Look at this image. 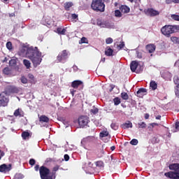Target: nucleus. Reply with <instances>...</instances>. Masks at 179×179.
I'll return each mask as SVG.
<instances>
[{
    "mask_svg": "<svg viewBox=\"0 0 179 179\" xmlns=\"http://www.w3.org/2000/svg\"><path fill=\"white\" fill-rule=\"evenodd\" d=\"M171 41H173V43H177L178 44V41H179V38L177 36H172L171 37Z\"/></svg>",
    "mask_w": 179,
    "mask_h": 179,
    "instance_id": "42",
    "label": "nucleus"
},
{
    "mask_svg": "<svg viewBox=\"0 0 179 179\" xmlns=\"http://www.w3.org/2000/svg\"><path fill=\"white\" fill-rule=\"evenodd\" d=\"M145 50L152 54V52H155L156 50V46L154 44H148L145 46Z\"/></svg>",
    "mask_w": 179,
    "mask_h": 179,
    "instance_id": "15",
    "label": "nucleus"
},
{
    "mask_svg": "<svg viewBox=\"0 0 179 179\" xmlns=\"http://www.w3.org/2000/svg\"><path fill=\"white\" fill-rule=\"evenodd\" d=\"M139 143V141L136 138H134L130 141V145H132L133 146H136Z\"/></svg>",
    "mask_w": 179,
    "mask_h": 179,
    "instance_id": "34",
    "label": "nucleus"
},
{
    "mask_svg": "<svg viewBox=\"0 0 179 179\" xmlns=\"http://www.w3.org/2000/svg\"><path fill=\"white\" fill-rule=\"evenodd\" d=\"M64 160L65 162H69V155L66 154L64 155Z\"/></svg>",
    "mask_w": 179,
    "mask_h": 179,
    "instance_id": "51",
    "label": "nucleus"
},
{
    "mask_svg": "<svg viewBox=\"0 0 179 179\" xmlns=\"http://www.w3.org/2000/svg\"><path fill=\"white\" fill-rule=\"evenodd\" d=\"M20 80L24 85H26V83H27V78H26V77L24 76H22Z\"/></svg>",
    "mask_w": 179,
    "mask_h": 179,
    "instance_id": "45",
    "label": "nucleus"
},
{
    "mask_svg": "<svg viewBox=\"0 0 179 179\" xmlns=\"http://www.w3.org/2000/svg\"><path fill=\"white\" fill-rule=\"evenodd\" d=\"M113 103L115 104V106H118L121 103V99H120L119 97H115L113 99Z\"/></svg>",
    "mask_w": 179,
    "mask_h": 179,
    "instance_id": "32",
    "label": "nucleus"
},
{
    "mask_svg": "<svg viewBox=\"0 0 179 179\" xmlns=\"http://www.w3.org/2000/svg\"><path fill=\"white\" fill-rule=\"evenodd\" d=\"M71 17H72V19H73L75 20L76 19H78V15L76 13L72 14Z\"/></svg>",
    "mask_w": 179,
    "mask_h": 179,
    "instance_id": "54",
    "label": "nucleus"
},
{
    "mask_svg": "<svg viewBox=\"0 0 179 179\" xmlns=\"http://www.w3.org/2000/svg\"><path fill=\"white\" fill-rule=\"evenodd\" d=\"M39 121H40V122H49L50 118H48V117L43 115L39 117Z\"/></svg>",
    "mask_w": 179,
    "mask_h": 179,
    "instance_id": "24",
    "label": "nucleus"
},
{
    "mask_svg": "<svg viewBox=\"0 0 179 179\" xmlns=\"http://www.w3.org/2000/svg\"><path fill=\"white\" fill-rule=\"evenodd\" d=\"M96 24L97 26H99V27H107L106 22L102 21L100 18L96 20Z\"/></svg>",
    "mask_w": 179,
    "mask_h": 179,
    "instance_id": "21",
    "label": "nucleus"
},
{
    "mask_svg": "<svg viewBox=\"0 0 179 179\" xmlns=\"http://www.w3.org/2000/svg\"><path fill=\"white\" fill-rule=\"evenodd\" d=\"M171 19H173V20H176L177 22H179V15H176V14H172L171 15Z\"/></svg>",
    "mask_w": 179,
    "mask_h": 179,
    "instance_id": "38",
    "label": "nucleus"
},
{
    "mask_svg": "<svg viewBox=\"0 0 179 179\" xmlns=\"http://www.w3.org/2000/svg\"><path fill=\"white\" fill-rule=\"evenodd\" d=\"M6 48L9 50H10L13 48V45H12V42L8 41V42L6 43Z\"/></svg>",
    "mask_w": 179,
    "mask_h": 179,
    "instance_id": "40",
    "label": "nucleus"
},
{
    "mask_svg": "<svg viewBox=\"0 0 179 179\" xmlns=\"http://www.w3.org/2000/svg\"><path fill=\"white\" fill-rule=\"evenodd\" d=\"M59 170V166L57 165L53 167L52 174L50 176H52V178L55 179V173Z\"/></svg>",
    "mask_w": 179,
    "mask_h": 179,
    "instance_id": "26",
    "label": "nucleus"
},
{
    "mask_svg": "<svg viewBox=\"0 0 179 179\" xmlns=\"http://www.w3.org/2000/svg\"><path fill=\"white\" fill-rule=\"evenodd\" d=\"M175 65L179 68V59L176 62Z\"/></svg>",
    "mask_w": 179,
    "mask_h": 179,
    "instance_id": "60",
    "label": "nucleus"
},
{
    "mask_svg": "<svg viewBox=\"0 0 179 179\" xmlns=\"http://www.w3.org/2000/svg\"><path fill=\"white\" fill-rule=\"evenodd\" d=\"M16 65V60L15 59H11L9 61V66H15Z\"/></svg>",
    "mask_w": 179,
    "mask_h": 179,
    "instance_id": "44",
    "label": "nucleus"
},
{
    "mask_svg": "<svg viewBox=\"0 0 179 179\" xmlns=\"http://www.w3.org/2000/svg\"><path fill=\"white\" fill-rule=\"evenodd\" d=\"M12 72V70H10V69H9V67H6L4 68V69L3 70V73L5 74V75H10Z\"/></svg>",
    "mask_w": 179,
    "mask_h": 179,
    "instance_id": "30",
    "label": "nucleus"
},
{
    "mask_svg": "<svg viewBox=\"0 0 179 179\" xmlns=\"http://www.w3.org/2000/svg\"><path fill=\"white\" fill-rule=\"evenodd\" d=\"M136 54H137V57L138 58H142V53L140 52H136Z\"/></svg>",
    "mask_w": 179,
    "mask_h": 179,
    "instance_id": "56",
    "label": "nucleus"
},
{
    "mask_svg": "<svg viewBox=\"0 0 179 179\" xmlns=\"http://www.w3.org/2000/svg\"><path fill=\"white\" fill-rule=\"evenodd\" d=\"M23 64L26 66L27 69H30V66L31 65V64L30 63V61H29L27 59H24Z\"/></svg>",
    "mask_w": 179,
    "mask_h": 179,
    "instance_id": "28",
    "label": "nucleus"
},
{
    "mask_svg": "<svg viewBox=\"0 0 179 179\" xmlns=\"http://www.w3.org/2000/svg\"><path fill=\"white\" fill-rule=\"evenodd\" d=\"M22 52L24 54V52L26 53L27 57L31 59L34 68H37L38 65H40L41 61H43V59H41V52L38 51L37 47L35 49L28 48L27 50L26 48H23Z\"/></svg>",
    "mask_w": 179,
    "mask_h": 179,
    "instance_id": "1",
    "label": "nucleus"
},
{
    "mask_svg": "<svg viewBox=\"0 0 179 179\" xmlns=\"http://www.w3.org/2000/svg\"><path fill=\"white\" fill-rule=\"evenodd\" d=\"M12 170V164H9L7 165L6 164H3L0 165V173H3V174H6V173H9Z\"/></svg>",
    "mask_w": 179,
    "mask_h": 179,
    "instance_id": "10",
    "label": "nucleus"
},
{
    "mask_svg": "<svg viewBox=\"0 0 179 179\" xmlns=\"http://www.w3.org/2000/svg\"><path fill=\"white\" fill-rule=\"evenodd\" d=\"M21 136L24 141H26V139H29V138L31 136V134H30L29 131H23Z\"/></svg>",
    "mask_w": 179,
    "mask_h": 179,
    "instance_id": "23",
    "label": "nucleus"
},
{
    "mask_svg": "<svg viewBox=\"0 0 179 179\" xmlns=\"http://www.w3.org/2000/svg\"><path fill=\"white\" fill-rule=\"evenodd\" d=\"M34 169H35L36 171H38V169H40V166L39 165H36Z\"/></svg>",
    "mask_w": 179,
    "mask_h": 179,
    "instance_id": "58",
    "label": "nucleus"
},
{
    "mask_svg": "<svg viewBox=\"0 0 179 179\" xmlns=\"http://www.w3.org/2000/svg\"><path fill=\"white\" fill-rule=\"evenodd\" d=\"M29 164H30V166H34V164H36V159H30Z\"/></svg>",
    "mask_w": 179,
    "mask_h": 179,
    "instance_id": "47",
    "label": "nucleus"
},
{
    "mask_svg": "<svg viewBox=\"0 0 179 179\" xmlns=\"http://www.w3.org/2000/svg\"><path fill=\"white\" fill-rule=\"evenodd\" d=\"M175 128L177 131H179V122H176L175 124Z\"/></svg>",
    "mask_w": 179,
    "mask_h": 179,
    "instance_id": "53",
    "label": "nucleus"
},
{
    "mask_svg": "<svg viewBox=\"0 0 179 179\" xmlns=\"http://www.w3.org/2000/svg\"><path fill=\"white\" fill-rule=\"evenodd\" d=\"M71 94H72L73 97L75 96V92L76 90H70Z\"/></svg>",
    "mask_w": 179,
    "mask_h": 179,
    "instance_id": "55",
    "label": "nucleus"
},
{
    "mask_svg": "<svg viewBox=\"0 0 179 179\" xmlns=\"http://www.w3.org/2000/svg\"><path fill=\"white\" fill-rule=\"evenodd\" d=\"M108 135H109V133L107 131H103L99 134L100 138H106V136H108Z\"/></svg>",
    "mask_w": 179,
    "mask_h": 179,
    "instance_id": "29",
    "label": "nucleus"
},
{
    "mask_svg": "<svg viewBox=\"0 0 179 179\" xmlns=\"http://www.w3.org/2000/svg\"><path fill=\"white\" fill-rule=\"evenodd\" d=\"M7 92L8 93H19L20 92V88L13 86V85H10L7 87Z\"/></svg>",
    "mask_w": 179,
    "mask_h": 179,
    "instance_id": "13",
    "label": "nucleus"
},
{
    "mask_svg": "<svg viewBox=\"0 0 179 179\" xmlns=\"http://www.w3.org/2000/svg\"><path fill=\"white\" fill-rule=\"evenodd\" d=\"M28 78L31 79V80H34V76L31 73L28 74Z\"/></svg>",
    "mask_w": 179,
    "mask_h": 179,
    "instance_id": "49",
    "label": "nucleus"
},
{
    "mask_svg": "<svg viewBox=\"0 0 179 179\" xmlns=\"http://www.w3.org/2000/svg\"><path fill=\"white\" fill-rule=\"evenodd\" d=\"M150 87L152 89V90H156V89H157V83H156V82L154 80H151Z\"/></svg>",
    "mask_w": 179,
    "mask_h": 179,
    "instance_id": "25",
    "label": "nucleus"
},
{
    "mask_svg": "<svg viewBox=\"0 0 179 179\" xmlns=\"http://www.w3.org/2000/svg\"><path fill=\"white\" fill-rule=\"evenodd\" d=\"M14 116L20 117H24V112L20 108L16 109L14 112Z\"/></svg>",
    "mask_w": 179,
    "mask_h": 179,
    "instance_id": "17",
    "label": "nucleus"
},
{
    "mask_svg": "<svg viewBox=\"0 0 179 179\" xmlns=\"http://www.w3.org/2000/svg\"><path fill=\"white\" fill-rule=\"evenodd\" d=\"M169 167V170H172V171L165 173V177L171 179H179V164H171Z\"/></svg>",
    "mask_w": 179,
    "mask_h": 179,
    "instance_id": "2",
    "label": "nucleus"
},
{
    "mask_svg": "<svg viewBox=\"0 0 179 179\" xmlns=\"http://www.w3.org/2000/svg\"><path fill=\"white\" fill-rule=\"evenodd\" d=\"M149 117H150V115H149L148 113H145V120H149Z\"/></svg>",
    "mask_w": 179,
    "mask_h": 179,
    "instance_id": "59",
    "label": "nucleus"
},
{
    "mask_svg": "<svg viewBox=\"0 0 179 179\" xmlns=\"http://www.w3.org/2000/svg\"><path fill=\"white\" fill-rule=\"evenodd\" d=\"M173 83H175V85H176V86H178V85H179V77H178V76H175L173 77Z\"/></svg>",
    "mask_w": 179,
    "mask_h": 179,
    "instance_id": "35",
    "label": "nucleus"
},
{
    "mask_svg": "<svg viewBox=\"0 0 179 179\" xmlns=\"http://www.w3.org/2000/svg\"><path fill=\"white\" fill-rule=\"evenodd\" d=\"M113 52H114V50L108 46L105 50V55H106V57H113Z\"/></svg>",
    "mask_w": 179,
    "mask_h": 179,
    "instance_id": "20",
    "label": "nucleus"
},
{
    "mask_svg": "<svg viewBox=\"0 0 179 179\" xmlns=\"http://www.w3.org/2000/svg\"><path fill=\"white\" fill-rule=\"evenodd\" d=\"M138 128H142L143 129H144L147 127L146 123H145V122L138 123Z\"/></svg>",
    "mask_w": 179,
    "mask_h": 179,
    "instance_id": "36",
    "label": "nucleus"
},
{
    "mask_svg": "<svg viewBox=\"0 0 179 179\" xmlns=\"http://www.w3.org/2000/svg\"><path fill=\"white\" fill-rule=\"evenodd\" d=\"M113 38H108L106 39V44H112L113 43Z\"/></svg>",
    "mask_w": 179,
    "mask_h": 179,
    "instance_id": "48",
    "label": "nucleus"
},
{
    "mask_svg": "<svg viewBox=\"0 0 179 179\" xmlns=\"http://www.w3.org/2000/svg\"><path fill=\"white\" fill-rule=\"evenodd\" d=\"M89 124V117L87 116H81L78 118V125L80 128L86 127Z\"/></svg>",
    "mask_w": 179,
    "mask_h": 179,
    "instance_id": "9",
    "label": "nucleus"
},
{
    "mask_svg": "<svg viewBox=\"0 0 179 179\" xmlns=\"http://www.w3.org/2000/svg\"><path fill=\"white\" fill-rule=\"evenodd\" d=\"M130 69L131 72H136V73H141L143 71V66L139 64V62L136 61H132L130 64Z\"/></svg>",
    "mask_w": 179,
    "mask_h": 179,
    "instance_id": "7",
    "label": "nucleus"
},
{
    "mask_svg": "<svg viewBox=\"0 0 179 179\" xmlns=\"http://www.w3.org/2000/svg\"><path fill=\"white\" fill-rule=\"evenodd\" d=\"M166 3L170 5V3H173V0H166Z\"/></svg>",
    "mask_w": 179,
    "mask_h": 179,
    "instance_id": "57",
    "label": "nucleus"
},
{
    "mask_svg": "<svg viewBox=\"0 0 179 179\" xmlns=\"http://www.w3.org/2000/svg\"><path fill=\"white\" fill-rule=\"evenodd\" d=\"M91 8L95 12H104L106 4H104L103 0H92Z\"/></svg>",
    "mask_w": 179,
    "mask_h": 179,
    "instance_id": "4",
    "label": "nucleus"
},
{
    "mask_svg": "<svg viewBox=\"0 0 179 179\" xmlns=\"http://www.w3.org/2000/svg\"><path fill=\"white\" fill-rule=\"evenodd\" d=\"M179 25H165L161 29V32L166 37H170L173 33H178Z\"/></svg>",
    "mask_w": 179,
    "mask_h": 179,
    "instance_id": "3",
    "label": "nucleus"
},
{
    "mask_svg": "<svg viewBox=\"0 0 179 179\" xmlns=\"http://www.w3.org/2000/svg\"><path fill=\"white\" fill-rule=\"evenodd\" d=\"M124 47H125V43H124V41L120 42V43L117 45L118 50H122Z\"/></svg>",
    "mask_w": 179,
    "mask_h": 179,
    "instance_id": "43",
    "label": "nucleus"
},
{
    "mask_svg": "<svg viewBox=\"0 0 179 179\" xmlns=\"http://www.w3.org/2000/svg\"><path fill=\"white\" fill-rule=\"evenodd\" d=\"M58 120L63 122V124H64V125H66V124H68V122H66V120L64 117H58Z\"/></svg>",
    "mask_w": 179,
    "mask_h": 179,
    "instance_id": "46",
    "label": "nucleus"
},
{
    "mask_svg": "<svg viewBox=\"0 0 179 179\" xmlns=\"http://www.w3.org/2000/svg\"><path fill=\"white\" fill-rule=\"evenodd\" d=\"M162 115H158L156 117V120H161Z\"/></svg>",
    "mask_w": 179,
    "mask_h": 179,
    "instance_id": "63",
    "label": "nucleus"
},
{
    "mask_svg": "<svg viewBox=\"0 0 179 179\" xmlns=\"http://www.w3.org/2000/svg\"><path fill=\"white\" fill-rule=\"evenodd\" d=\"M79 86H83V82L81 80H74L71 83V87L73 89H78Z\"/></svg>",
    "mask_w": 179,
    "mask_h": 179,
    "instance_id": "14",
    "label": "nucleus"
},
{
    "mask_svg": "<svg viewBox=\"0 0 179 179\" xmlns=\"http://www.w3.org/2000/svg\"><path fill=\"white\" fill-rule=\"evenodd\" d=\"M57 34H60L61 36H65V34L66 33V28H61L58 27L57 28Z\"/></svg>",
    "mask_w": 179,
    "mask_h": 179,
    "instance_id": "22",
    "label": "nucleus"
},
{
    "mask_svg": "<svg viewBox=\"0 0 179 179\" xmlns=\"http://www.w3.org/2000/svg\"><path fill=\"white\" fill-rule=\"evenodd\" d=\"M145 14L151 17H155V16H159L160 13L153 8H148L145 11Z\"/></svg>",
    "mask_w": 179,
    "mask_h": 179,
    "instance_id": "11",
    "label": "nucleus"
},
{
    "mask_svg": "<svg viewBox=\"0 0 179 179\" xmlns=\"http://www.w3.org/2000/svg\"><path fill=\"white\" fill-rule=\"evenodd\" d=\"M90 113H92V114H97V113H99V108L93 106L92 108L90 110Z\"/></svg>",
    "mask_w": 179,
    "mask_h": 179,
    "instance_id": "37",
    "label": "nucleus"
},
{
    "mask_svg": "<svg viewBox=\"0 0 179 179\" xmlns=\"http://www.w3.org/2000/svg\"><path fill=\"white\" fill-rule=\"evenodd\" d=\"M120 127H121V128H122V129L132 128V122H131V121L128 120L127 122L123 123Z\"/></svg>",
    "mask_w": 179,
    "mask_h": 179,
    "instance_id": "19",
    "label": "nucleus"
},
{
    "mask_svg": "<svg viewBox=\"0 0 179 179\" xmlns=\"http://www.w3.org/2000/svg\"><path fill=\"white\" fill-rule=\"evenodd\" d=\"M137 94H138V97L145 96V94H148V90H146V88H140L137 91Z\"/></svg>",
    "mask_w": 179,
    "mask_h": 179,
    "instance_id": "16",
    "label": "nucleus"
},
{
    "mask_svg": "<svg viewBox=\"0 0 179 179\" xmlns=\"http://www.w3.org/2000/svg\"><path fill=\"white\" fill-rule=\"evenodd\" d=\"M121 98L122 99V100H128V99H129V96H128V94L127 92H122Z\"/></svg>",
    "mask_w": 179,
    "mask_h": 179,
    "instance_id": "31",
    "label": "nucleus"
},
{
    "mask_svg": "<svg viewBox=\"0 0 179 179\" xmlns=\"http://www.w3.org/2000/svg\"><path fill=\"white\" fill-rule=\"evenodd\" d=\"M110 128H112V129L114 131H117L118 129V125L115 123H112L110 124Z\"/></svg>",
    "mask_w": 179,
    "mask_h": 179,
    "instance_id": "41",
    "label": "nucleus"
},
{
    "mask_svg": "<svg viewBox=\"0 0 179 179\" xmlns=\"http://www.w3.org/2000/svg\"><path fill=\"white\" fill-rule=\"evenodd\" d=\"M94 141V137H86L82 139L81 144L83 146H86L87 145H89V143H92Z\"/></svg>",
    "mask_w": 179,
    "mask_h": 179,
    "instance_id": "12",
    "label": "nucleus"
},
{
    "mask_svg": "<svg viewBox=\"0 0 179 179\" xmlns=\"http://www.w3.org/2000/svg\"><path fill=\"white\" fill-rule=\"evenodd\" d=\"M8 93L3 92L0 94V107H6L9 103V99L7 98Z\"/></svg>",
    "mask_w": 179,
    "mask_h": 179,
    "instance_id": "8",
    "label": "nucleus"
},
{
    "mask_svg": "<svg viewBox=\"0 0 179 179\" xmlns=\"http://www.w3.org/2000/svg\"><path fill=\"white\" fill-rule=\"evenodd\" d=\"M110 150H115V146L113 145L112 147H110Z\"/></svg>",
    "mask_w": 179,
    "mask_h": 179,
    "instance_id": "64",
    "label": "nucleus"
},
{
    "mask_svg": "<svg viewBox=\"0 0 179 179\" xmlns=\"http://www.w3.org/2000/svg\"><path fill=\"white\" fill-rule=\"evenodd\" d=\"M2 62H8V58L5 57Z\"/></svg>",
    "mask_w": 179,
    "mask_h": 179,
    "instance_id": "62",
    "label": "nucleus"
},
{
    "mask_svg": "<svg viewBox=\"0 0 179 179\" xmlns=\"http://www.w3.org/2000/svg\"><path fill=\"white\" fill-rule=\"evenodd\" d=\"M120 10L122 12V13H129V10H131V9L128 7V6L122 5L120 7Z\"/></svg>",
    "mask_w": 179,
    "mask_h": 179,
    "instance_id": "18",
    "label": "nucleus"
},
{
    "mask_svg": "<svg viewBox=\"0 0 179 179\" xmlns=\"http://www.w3.org/2000/svg\"><path fill=\"white\" fill-rule=\"evenodd\" d=\"M3 156H5V152L0 150V160L2 159V157H3Z\"/></svg>",
    "mask_w": 179,
    "mask_h": 179,
    "instance_id": "52",
    "label": "nucleus"
},
{
    "mask_svg": "<svg viewBox=\"0 0 179 179\" xmlns=\"http://www.w3.org/2000/svg\"><path fill=\"white\" fill-rule=\"evenodd\" d=\"M50 171L48 168L42 166L39 169V174L41 179H54L52 176L50 175Z\"/></svg>",
    "mask_w": 179,
    "mask_h": 179,
    "instance_id": "6",
    "label": "nucleus"
},
{
    "mask_svg": "<svg viewBox=\"0 0 179 179\" xmlns=\"http://www.w3.org/2000/svg\"><path fill=\"white\" fill-rule=\"evenodd\" d=\"M175 94L179 99V85L175 87Z\"/></svg>",
    "mask_w": 179,
    "mask_h": 179,
    "instance_id": "39",
    "label": "nucleus"
},
{
    "mask_svg": "<svg viewBox=\"0 0 179 179\" xmlns=\"http://www.w3.org/2000/svg\"><path fill=\"white\" fill-rule=\"evenodd\" d=\"M69 55H71V54L69 53V51L66 50H62L57 56V62H61L62 64H65L66 62V60L69 57Z\"/></svg>",
    "mask_w": 179,
    "mask_h": 179,
    "instance_id": "5",
    "label": "nucleus"
},
{
    "mask_svg": "<svg viewBox=\"0 0 179 179\" xmlns=\"http://www.w3.org/2000/svg\"><path fill=\"white\" fill-rule=\"evenodd\" d=\"M115 17H122V13L120 10H115Z\"/></svg>",
    "mask_w": 179,
    "mask_h": 179,
    "instance_id": "33",
    "label": "nucleus"
},
{
    "mask_svg": "<svg viewBox=\"0 0 179 179\" xmlns=\"http://www.w3.org/2000/svg\"><path fill=\"white\" fill-rule=\"evenodd\" d=\"M172 2H173V3H179V0H172Z\"/></svg>",
    "mask_w": 179,
    "mask_h": 179,
    "instance_id": "61",
    "label": "nucleus"
},
{
    "mask_svg": "<svg viewBox=\"0 0 179 179\" xmlns=\"http://www.w3.org/2000/svg\"><path fill=\"white\" fill-rule=\"evenodd\" d=\"M87 41V38H86L85 37H83V38H81V43H82V44H85Z\"/></svg>",
    "mask_w": 179,
    "mask_h": 179,
    "instance_id": "50",
    "label": "nucleus"
},
{
    "mask_svg": "<svg viewBox=\"0 0 179 179\" xmlns=\"http://www.w3.org/2000/svg\"><path fill=\"white\" fill-rule=\"evenodd\" d=\"M72 6H73V3L72 2H66L64 3L65 10H69Z\"/></svg>",
    "mask_w": 179,
    "mask_h": 179,
    "instance_id": "27",
    "label": "nucleus"
}]
</instances>
